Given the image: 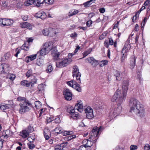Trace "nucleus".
<instances>
[{
    "instance_id": "nucleus-1",
    "label": "nucleus",
    "mask_w": 150,
    "mask_h": 150,
    "mask_svg": "<svg viewBox=\"0 0 150 150\" xmlns=\"http://www.w3.org/2000/svg\"><path fill=\"white\" fill-rule=\"evenodd\" d=\"M129 105L130 107L129 112L141 117H144L145 112L143 105L134 98H130Z\"/></svg>"
},
{
    "instance_id": "nucleus-2",
    "label": "nucleus",
    "mask_w": 150,
    "mask_h": 150,
    "mask_svg": "<svg viewBox=\"0 0 150 150\" xmlns=\"http://www.w3.org/2000/svg\"><path fill=\"white\" fill-rule=\"evenodd\" d=\"M129 81L128 80H124L122 83V90H117L111 99L112 102L116 101L119 103H122L126 99Z\"/></svg>"
},
{
    "instance_id": "nucleus-3",
    "label": "nucleus",
    "mask_w": 150,
    "mask_h": 150,
    "mask_svg": "<svg viewBox=\"0 0 150 150\" xmlns=\"http://www.w3.org/2000/svg\"><path fill=\"white\" fill-rule=\"evenodd\" d=\"M17 100L20 102L19 104L20 108L19 112L20 113H23L28 111L32 107L31 103L25 98L18 97L17 98Z\"/></svg>"
},
{
    "instance_id": "nucleus-4",
    "label": "nucleus",
    "mask_w": 150,
    "mask_h": 150,
    "mask_svg": "<svg viewBox=\"0 0 150 150\" xmlns=\"http://www.w3.org/2000/svg\"><path fill=\"white\" fill-rule=\"evenodd\" d=\"M99 130L97 127H94L89 133V138L88 139L92 141V142L96 143L98 138V137Z\"/></svg>"
},
{
    "instance_id": "nucleus-5",
    "label": "nucleus",
    "mask_w": 150,
    "mask_h": 150,
    "mask_svg": "<svg viewBox=\"0 0 150 150\" xmlns=\"http://www.w3.org/2000/svg\"><path fill=\"white\" fill-rule=\"evenodd\" d=\"M67 58H62L60 59L59 57L56 62V66L57 67L61 68L67 65L69 63Z\"/></svg>"
},
{
    "instance_id": "nucleus-6",
    "label": "nucleus",
    "mask_w": 150,
    "mask_h": 150,
    "mask_svg": "<svg viewBox=\"0 0 150 150\" xmlns=\"http://www.w3.org/2000/svg\"><path fill=\"white\" fill-rule=\"evenodd\" d=\"M67 84L69 86L76 89L78 91L80 92L81 91V88L80 85L75 81L71 80L67 82Z\"/></svg>"
},
{
    "instance_id": "nucleus-7",
    "label": "nucleus",
    "mask_w": 150,
    "mask_h": 150,
    "mask_svg": "<svg viewBox=\"0 0 150 150\" xmlns=\"http://www.w3.org/2000/svg\"><path fill=\"white\" fill-rule=\"evenodd\" d=\"M85 112L86 113L87 118L89 119H91L93 118L94 117L93 111L91 107H87V108L85 109Z\"/></svg>"
},
{
    "instance_id": "nucleus-8",
    "label": "nucleus",
    "mask_w": 150,
    "mask_h": 150,
    "mask_svg": "<svg viewBox=\"0 0 150 150\" xmlns=\"http://www.w3.org/2000/svg\"><path fill=\"white\" fill-rule=\"evenodd\" d=\"M37 82V80H35L34 81H28L26 80H23L21 81L20 84L22 86L28 87L30 85L31 87H33V85L35 83H36Z\"/></svg>"
},
{
    "instance_id": "nucleus-9",
    "label": "nucleus",
    "mask_w": 150,
    "mask_h": 150,
    "mask_svg": "<svg viewBox=\"0 0 150 150\" xmlns=\"http://www.w3.org/2000/svg\"><path fill=\"white\" fill-rule=\"evenodd\" d=\"M51 55L54 60L56 61L59 57L60 53L57 52L56 47H54L51 50Z\"/></svg>"
},
{
    "instance_id": "nucleus-10",
    "label": "nucleus",
    "mask_w": 150,
    "mask_h": 150,
    "mask_svg": "<svg viewBox=\"0 0 150 150\" xmlns=\"http://www.w3.org/2000/svg\"><path fill=\"white\" fill-rule=\"evenodd\" d=\"M63 93L65 99L67 100H70L72 99V93L68 89H65L63 92Z\"/></svg>"
},
{
    "instance_id": "nucleus-11",
    "label": "nucleus",
    "mask_w": 150,
    "mask_h": 150,
    "mask_svg": "<svg viewBox=\"0 0 150 150\" xmlns=\"http://www.w3.org/2000/svg\"><path fill=\"white\" fill-rule=\"evenodd\" d=\"M130 40L128 38L126 41V43L124 45V47L122 50V53H127L130 50L131 48V46L130 43Z\"/></svg>"
},
{
    "instance_id": "nucleus-12",
    "label": "nucleus",
    "mask_w": 150,
    "mask_h": 150,
    "mask_svg": "<svg viewBox=\"0 0 150 150\" xmlns=\"http://www.w3.org/2000/svg\"><path fill=\"white\" fill-rule=\"evenodd\" d=\"M117 104L116 105H115V108L114 109V111L113 112V113L114 115H116V116L119 115L122 111V107L120 105V104L122 103H119L116 101Z\"/></svg>"
},
{
    "instance_id": "nucleus-13",
    "label": "nucleus",
    "mask_w": 150,
    "mask_h": 150,
    "mask_svg": "<svg viewBox=\"0 0 150 150\" xmlns=\"http://www.w3.org/2000/svg\"><path fill=\"white\" fill-rule=\"evenodd\" d=\"M42 46L47 50L49 52L53 48V44L52 42H47L45 43Z\"/></svg>"
},
{
    "instance_id": "nucleus-14",
    "label": "nucleus",
    "mask_w": 150,
    "mask_h": 150,
    "mask_svg": "<svg viewBox=\"0 0 150 150\" xmlns=\"http://www.w3.org/2000/svg\"><path fill=\"white\" fill-rule=\"evenodd\" d=\"M85 61L88 62L91 64L93 67H95L98 64L97 61L95 60L93 57H91L85 59Z\"/></svg>"
},
{
    "instance_id": "nucleus-15",
    "label": "nucleus",
    "mask_w": 150,
    "mask_h": 150,
    "mask_svg": "<svg viewBox=\"0 0 150 150\" xmlns=\"http://www.w3.org/2000/svg\"><path fill=\"white\" fill-rule=\"evenodd\" d=\"M74 108L75 109H76L79 112H82L83 110L82 101H78L76 105L75 106Z\"/></svg>"
},
{
    "instance_id": "nucleus-16",
    "label": "nucleus",
    "mask_w": 150,
    "mask_h": 150,
    "mask_svg": "<svg viewBox=\"0 0 150 150\" xmlns=\"http://www.w3.org/2000/svg\"><path fill=\"white\" fill-rule=\"evenodd\" d=\"M35 16L42 19H44L46 17L45 12L42 11L38 12L36 14Z\"/></svg>"
},
{
    "instance_id": "nucleus-17",
    "label": "nucleus",
    "mask_w": 150,
    "mask_h": 150,
    "mask_svg": "<svg viewBox=\"0 0 150 150\" xmlns=\"http://www.w3.org/2000/svg\"><path fill=\"white\" fill-rule=\"evenodd\" d=\"M9 65L6 64H3L0 65V67L2 68L1 73L7 72L9 70Z\"/></svg>"
},
{
    "instance_id": "nucleus-18",
    "label": "nucleus",
    "mask_w": 150,
    "mask_h": 150,
    "mask_svg": "<svg viewBox=\"0 0 150 150\" xmlns=\"http://www.w3.org/2000/svg\"><path fill=\"white\" fill-rule=\"evenodd\" d=\"M12 106L11 104H6L4 103H2L0 104V109L4 110L9 109L10 108L12 107Z\"/></svg>"
},
{
    "instance_id": "nucleus-19",
    "label": "nucleus",
    "mask_w": 150,
    "mask_h": 150,
    "mask_svg": "<svg viewBox=\"0 0 150 150\" xmlns=\"http://www.w3.org/2000/svg\"><path fill=\"white\" fill-rule=\"evenodd\" d=\"M20 25L22 28H27L29 30H31L32 29V25L29 23L26 22L21 23Z\"/></svg>"
},
{
    "instance_id": "nucleus-20",
    "label": "nucleus",
    "mask_w": 150,
    "mask_h": 150,
    "mask_svg": "<svg viewBox=\"0 0 150 150\" xmlns=\"http://www.w3.org/2000/svg\"><path fill=\"white\" fill-rule=\"evenodd\" d=\"M13 23V21L12 20L5 19H3V24L4 26L9 25L12 24Z\"/></svg>"
},
{
    "instance_id": "nucleus-21",
    "label": "nucleus",
    "mask_w": 150,
    "mask_h": 150,
    "mask_svg": "<svg viewBox=\"0 0 150 150\" xmlns=\"http://www.w3.org/2000/svg\"><path fill=\"white\" fill-rule=\"evenodd\" d=\"M114 75L116 78L117 80H120L122 78V76L121 73L120 71H115Z\"/></svg>"
},
{
    "instance_id": "nucleus-22",
    "label": "nucleus",
    "mask_w": 150,
    "mask_h": 150,
    "mask_svg": "<svg viewBox=\"0 0 150 150\" xmlns=\"http://www.w3.org/2000/svg\"><path fill=\"white\" fill-rule=\"evenodd\" d=\"M72 76L74 78H75L78 83H81L80 77L81 76V74L80 72L73 74Z\"/></svg>"
},
{
    "instance_id": "nucleus-23",
    "label": "nucleus",
    "mask_w": 150,
    "mask_h": 150,
    "mask_svg": "<svg viewBox=\"0 0 150 150\" xmlns=\"http://www.w3.org/2000/svg\"><path fill=\"white\" fill-rule=\"evenodd\" d=\"M52 30L51 28H46L44 29L42 31L43 34L45 36H47L49 35L51 36L52 35L50 34V30Z\"/></svg>"
},
{
    "instance_id": "nucleus-24",
    "label": "nucleus",
    "mask_w": 150,
    "mask_h": 150,
    "mask_svg": "<svg viewBox=\"0 0 150 150\" xmlns=\"http://www.w3.org/2000/svg\"><path fill=\"white\" fill-rule=\"evenodd\" d=\"M21 136L23 138H26L29 135V133L26 131V130H23L20 132Z\"/></svg>"
},
{
    "instance_id": "nucleus-25",
    "label": "nucleus",
    "mask_w": 150,
    "mask_h": 150,
    "mask_svg": "<svg viewBox=\"0 0 150 150\" xmlns=\"http://www.w3.org/2000/svg\"><path fill=\"white\" fill-rule=\"evenodd\" d=\"M65 148L64 143H62L60 145H56L54 148L55 150H64V149Z\"/></svg>"
},
{
    "instance_id": "nucleus-26",
    "label": "nucleus",
    "mask_w": 150,
    "mask_h": 150,
    "mask_svg": "<svg viewBox=\"0 0 150 150\" xmlns=\"http://www.w3.org/2000/svg\"><path fill=\"white\" fill-rule=\"evenodd\" d=\"M136 59L134 56L132 57V58L130 60V65L131 68L133 69L134 68L135 64Z\"/></svg>"
},
{
    "instance_id": "nucleus-27",
    "label": "nucleus",
    "mask_w": 150,
    "mask_h": 150,
    "mask_svg": "<svg viewBox=\"0 0 150 150\" xmlns=\"http://www.w3.org/2000/svg\"><path fill=\"white\" fill-rule=\"evenodd\" d=\"M42 47L40 51V53L41 56H44L49 53L47 51L46 49H45L43 46H42Z\"/></svg>"
},
{
    "instance_id": "nucleus-28",
    "label": "nucleus",
    "mask_w": 150,
    "mask_h": 150,
    "mask_svg": "<svg viewBox=\"0 0 150 150\" xmlns=\"http://www.w3.org/2000/svg\"><path fill=\"white\" fill-rule=\"evenodd\" d=\"M33 4L35 5V1L33 0H28L25 1L24 3V5L26 6H28Z\"/></svg>"
},
{
    "instance_id": "nucleus-29",
    "label": "nucleus",
    "mask_w": 150,
    "mask_h": 150,
    "mask_svg": "<svg viewBox=\"0 0 150 150\" xmlns=\"http://www.w3.org/2000/svg\"><path fill=\"white\" fill-rule=\"evenodd\" d=\"M35 5L37 6H40L44 2V0H34Z\"/></svg>"
},
{
    "instance_id": "nucleus-30",
    "label": "nucleus",
    "mask_w": 150,
    "mask_h": 150,
    "mask_svg": "<svg viewBox=\"0 0 150 150\" xmlns=\"http://www.w3.org/2000/svg\"><path fill=\"white\" fill-rule=\"evenodd\" d=\"M61 133L63 136L69 135L72 134H73V132L71 131H67L62 130Z\"/></svg>"
},
{
    "instance_id": "nucleus-31",
    "label": "nucleus",
    "mask_w": 150,
    "mask_h": 150,
    "mask_svg": "<svg viewBox=\"0 0 150 150\" xmlns=\"http://www.w3.org/2000/svg\"><path fill=\"white\" fill-rule=\"evenodd\" d=\"M47 133H46L45 131H44V136L46 140H48L50 137V131L47 130Z\"/></svg>"
},
{
    "instance_id": "nucleus-32",
    "label": "nucleus",
    "mask_w": 150,
    "mask_h": 150,
    "mask_svg": "<svg viewBox=\"0 0 150 150\" xmlns=\"http://www.w3.org/2000/svg\"><path fill=\"white\" fill-rule=\"evenodd\" d=\"M7 78L11 81H13L16 78L15 75L13 74H9L7 75Z\"/></svg>"
},
{
    "instance_id": "nucleus-33",
    "label": "nucleus",
    "mask_w": 150,
    "mask_h": 150,
    "mask_svg": "<svg viewBox=\"0 0 150 150\" xmlns=\"http://www.w3.org/2000/svg\"><path fill=\"white\" fill-rule=\"evenodd\" d=\"M35 107L37 109L40 108L41 106V102L39 101H36L35 103Z\"/></svg>"
},
{
    "instance_id": "nucleus-34",
    "label": "nucleus",
    "mask_w": 150,
    "mask_h": 150,
    "mask_svg": "<svg viewBox=\"0 0 150 150\" xmlns=\"http://www.w3.org/2000/svg\"><path fill=\"white\" fill-rule=\"evenodd\" d=\"M36 56L37 54H35L34 55H32L28 56V61H31L35 59L36 57Z\"/></svg>"
},
{
    "instance_id": "nucleus-35",
    "label": "nucleus",
    "mask_w": 150,
    "mask_h": 150,
    "mask_svg": "<svg viewBox=\"0 0 150 150\" xmlns=\"http://www.w3.org/2000/svg\"><path fill=\"white\" fill-rule=\"evenodd\" d=\"M79 72H80L78 67L76 65L74 66L73 68L72 74L78 73Z\"/></svg>"
},
{
    "instance_id": "nucleus-36",
    "label": "nucleus",
    "mask_w": 150,
    "mask_h": 150,
    "mask_svg": "<svg viewBox=\"0 0 150 150\" xmlns=\"http://www.w3.org/2000/svg\"><path fill=\"white\" fill-rule=\"evenodd\" d=\"M62 128L59 126L57 127L54 129V131L57 134L61 133L62 131Z\"/></svg>"
},
{
    "instance_id": "nucleus-37",
    "label": "nucleus",
    "mask_w": 150,
    "mask_h": 150,
    "mask_svg": "<svg viewBox=\"0 0 150 150\" xmlns=\"http://www.w3.org/2000/svg\"><path fill=\"white\" fill-rule=\"evenodd\" d=\"M53 69V68L51 64H49L47 66V68L46 70V71L47 72L50 73L52 72Z\"/></svg>"
},
{
    "instance_id": "nucleus-38",
    "label": "nucleus",
    "mask_w": 150,
    "mask_h": 150,
    "mask_svg": "<svg viewBox=\"0 0 150 150\" xmlns=\"http://www.w3.org/2000/svg\"><path fill=\"white\" fill-rule=\"evenodd\" d=\"M78 12L79 11L77 10H74L73 12H72V11H71L69 12V14L68 16L69 17H70L77 14Z\"/></svg>"
},
{
    "instance_id": "nucleus-39",
    "label": "nucleus",
    "mask_w": 150,
    "mask_h": 150,
    "mask_svg": "<svg viewBox=\"0 0 150 150\" xmlns=\"http://www.w3.org/2000/svg\"><path fill=\"white\" fill-rule=\"evenodd\" d=\"M92 50L91 48H89L88 50L86 51L83 53V56L84 57H85L88 55L90 53Z\"/></svg>"
},
{
    "instance_id": "nucleus-40",
    "label": "nucleus",
    "mask_w": 150,
    "mask_h": 150,
    "mask_svg": "<svg viewBox=\"0 0 150 150\" xmlns=\"http://www.w3.org/2000/svg\"><path fill=\"white\" fill-rule=\"evenodd\" d=\"M67 112L69 113L73 114L75 112V110L72 107H70L67 109Z\"/></svg>"
},
{
    "instance_id": "nucleus-41",
    "label": "nucleus",
    "mask_w": 150,
    "mask_h": 150,
    "mask_svg": "<svg viewBox=\"0 0 150 150\" xmlns=\"http://www.w3.org/2000/svg\"><path fill=\"white\" fill-rule=\"evenodd\" d=\"M33 74V71L31 69H30L28 70L26 73V76L28 78L30 77Z\"/></svg>"
},
{
    "instance_id": "nucleus-42",
    "label": "nucleus",
    "mask_w": 150,
    "mask_h": 150,
    "mask_svg": "<svg viewBox=\"0 0 150 150\" xmlns=\"http://www.w3.org/2000/svg\"><path fill=\"white\" fill-rule=\"evenodd\" d=\"M136 78L139 79L140 82H141L142 81V75L140 72H138L137 73V76Z\"/></svg>"
},
{
    "instance_id": "nucleus-43",
    "label": "nucleus",
    "mask_w": 150,
    "mask_h": 150,
    "mask_svg": "<svg viewBox=\"0 0 150 150\" xmlns=\"http://www.w3.org/2000/svg\"><path fill=\"white\" fill-rule=\"evenodd\" d=\"M32 142L33 141H30V142L28 143L27 144L28 145V147L30 149H32L35 147V145L31 143V142Z\"/></svg>"
},
{
    "instance_id": "nucleus-44",
    "label": "nucleus",
    "mask_w": 150,
    "mask_h": 150,
    "mask_svg": "<svg viewBox=\"0 0 150 150\" xmlns=\"http://www.w3.org/2000/svg\"><path fill=\"white\" fill-rule=\"evenodd\" d=\"M33 130H34L33 127L30 126H29L28 127V128L26 130V131L29 133L33 132Z\"/></svg>"
},
{
    "instance_id": "nucleus-45",
    "label": "nucleus",
    "mask_w": 150,
    "mask_h": 150,
    "mask_svg": "<svg viewBox=\"0 0 150 150\" xmlns=\"http://www.w3.org/2000/svg\"><path fill=\"white\" fill-rule=\"evenodd\" d=\"M21 49L25 51H28L29 50V47L28 46H26L25 44L24 43L21 47Z\"/></svg>"
},
{
    "instance_id": "nucleus-46",
    "label": "nucleus",
    "mask_w": 150,
    "mask_h": 150,
    "mask_svg": "<svg viewBox=\"0 0 150 150\" xmlns=\"http://www.w3.org/2000/svg\"><path fill=\"white\" fill-rule=\"evenodd\" d=\"M11 56V54L10 52H7L4 55V57L6 59H8Z\"/></svg>"
},
{
    "instance_id": "nucleus-47",
    "label": "nucleus",
    "mask_w": 150,
    "mask_h": 150,
    "mask_svg": "<svg viewBox=\"0 0 150 150\" xmlns=\"http://www.w3.org/2000/svg\"><path fill=\"white\" fill-rule=\"evenodd\" d=\"M88 142H87V147H90L93 145V142H92V141L88 139Z\"/></svg>"
},
{
    "instance_id": "nucleus-48",
    "label": "nucleus",
    "mask_w": 150,
    "mask_h": 150,
    "mask_svg": "<svg viewBox=\"0 0 150 150\" xmlns=\"http://www.w3.org/2000/svg\"><path fill=\"white\" fill-rule=\"evenodd\" d=\"M107 33H103L99 37L100 40H102L104 39L106 36Z\"/></svg>"
},
{
    "instance_id": "nucleus-49",
    "label": "nucleus",
    "mask_w": 150,
    "mask_h": 150,
    "mask_svg": "<svg viewBox=\"0 0 150 150\" xmlns=\"http://www.w3.org/2000/svg\"><path fill=\"white\" fill-rule=\"evenodd\" d=\"M91 4L92 3H90V2L89 1H88L85 3H84L83 5L84 7H89Z\"/></svg>"
},
{
    "instance_id": "nucleus-50",
    "label": "nucleus",
    "mask_w": 150,
    "mask_h": 150,
    "mask_svg": "<svg viewBox=\"0 0 150 150\" xmlns=\"http://www.w3.org/2000/svg\"><path fill=\"white\" fill-rule=\"evenodd\" d=\"M38 88L39 91H42L44 90V86L42 84H41L38 85Z\"/></svg>"
},
{
    "instance_id": "nucleus-51",
    "label": "nucleus",
    "mask_w": 150,
    "mask_h": 150,
    "mask_svg": "<svg viewBox=\"0 0 150 150\" xmlns=\"http://www.w3.org/2000/svg\"><path fill=\"white\" fill-rule=\"evenodd\" d=\"M93 107L94 108L97 110L100 109L101 108V107L99 105L98 103H97V104L94 105H93Z\"/></svg>"
},
{
    "instance_id": "nucleus-52",
    "label": "nucleus",
    "mask_w": 150,
    "mask_h": 150,
    "mask_svg": "<svg viewBox=\"0 0 150 150\" xmlns=\"http://www.w3.org/2000/svg\"><path fill=\"white\" fill-rule=\"evenodd\" d=\"M146 18H144V20H143V21L142 23L141 26V27H142V30H143V29H144L143 27L144 26L145 24V23H146L145 21L146 20Z\"/></svg>"
},
{
    "instance_id": "nucleus-53",
    "label": "nucleus",
    "mask_w": 150,
    "mask_h": 150,
    "mask_svg": "<svg viewBox=\"0 0 150 150\" xmlns=\"http://www.w3.org/2000/svg\"><path fill=\"white\" fill-rule=\"evenodd\" d=\"M46 120L47 123H49L51 122L53 120V118L52 117L50 116L49 117H47L46 119Z\"/></svg>"
},
{
    "instance_id": "nucleus-54",
    "label": "nucleus",
    "mask_w": 150,
    "mask_h": 150,
    "mask_svg": "<svg viewBox=\"0 0 150 150\" xmlns=\"http://www.w3.org/2000/svg\"><path fill=\"white\" fill-rule=\"evenodd\" d=\"M144 150H150V146L148 144H146L145 145L144 147Z\"/></svg>"
},
{
    "instance_id": "nucleus-55",
    "label": "nucleus",
    "mask_w": 150,
    "mask_h": 150,
    "mask_svg": "<svg viewBox=\"0 0 150 150\" xmlns=\"http://www.w3.org/2000/svg\"><path fill=\"white\" fill-rule=\"evenodd\" d=\"M53 0H44V2L47 4H52L53 3Z\"/></svg>"
},
{
    "instance_id": "nucleus-56",
    "label": "nucleus",
    "mask_w": 150,
    "mask_h": 150,
    "mask_svg": "<svg viewBox=\"0 0 150 150\" xmlns=\"http://www.w3.org/2000/svg\"><path fill=\"white\" fill-rule=\"evenodd\" d=\"M21 49H18V48H16V54H15V56L16 57H18V55L20 52Z\"/></svg>"
},
{
    "instance_id": "nucleus-57",
    "label": "nucleus",
    "mask_w": 150,
    "mask_h": 150,
    "mask_svg": "<svg viewBox=\"0 0 150 150\" xmlns=\"http://www.w3.org/2000/svg\"><path fill=\"white\" fill-rule=\"evenodd\" d=\"M92 23V21L91 20H89L86 22V25L88 27H90Z\"/></svg>"
},
{
    "instance_id": "nucleus-58",
    "label": "nucleus",
    "mask_w": 150,
    "mask_h": 150,
    "mask_svg": "<svg viewBox=\"0 0 150 150\" xmlns=\"http://www.w3.org/2000/svg\"><path fill=\"white\" fill-rule=\"evenodd\" d=\"M104 46L105 47L107 48H108L109 47V43H108V41L107 40H105L104 43Z\"/></svg>"
},
{
    "instance_id": "nucleus-59",
    "label": "nucleus",
    "mask_w": 150,
    "mask_h": 150,
    "mask_svg": "<svg viewBox=\"0 0 150 150\" xmlns=\"http://www.w3.org/2000/svg\"><path fill=\"white\" fill-rule=\"evenodd\" d=\"M130 148L131 150H134L137 149V147L136 146L132 145L130 146Z\"/></svg>"
},
{
    "instance_id": "nucleus-60",
    "label": "nucleus",
    "mask_w": 150,
    "mask_h": 150,
    "mask_svg": "<svg viewBox=\"0 0 150 150\" xmlns=\"http://www.w3.org/2000/svg\"><path fill=\"white\" fill-rule=\"evenodd\" d=\"M113 41L112 38H109V45H112L113 44Z\"/></svg>"
},
{
    "instance_id": "nucleus-61",
    "label": "nucleus",
    "mask_w": 150,
    "mask_h": 150,
    "mask_svg": "<svg viewBox=\"0 0 150 150\" xmlns=\"http://www.w3.org/2000/svg\"><path fill=\"white\" fill-rule=\"evenodd\" d=\"M86 147L83 146H81L79 147L78 150H86ZM96 148H95L93 150H95Z\"/></svg>"
},
{
    "instance_id": "nucleus-62",
    "label": "nucleus",
    "mask_w": 150,
    "mask_h": 150,
    "mask_svg": "<svg viewBox=\"0 0 150 150\" xmlns=\"http://www.w3.org/2000/svg\"><path fill=\"white\" fill-rule=\"evenodd\" d=\"M88 139H87L84 140L83 141V144L84 145L83 146L87 147V142H88Z\"/></svg>"
},
{
    "instance_id": "nucleus-63",
    "label": "nucleus",
    "mask_w": 150,
    "mask_h": 150,
    "mask_svg": "<svg viewBox=\"0 0 150 150\" xmlns=\"http://www.w3.org/2000/svg\"><path fill=\"white\" fill-rule=\"evenodd\" d=\"M22 19L24 21H27L28 18V16L27 15H23L22 16Z\"/></svg>"
},
{
    "instance_id": "nucleus-64",
    "label": "nucleus",
    "mask_w": 150,
    "mask_h": 150,
    "mask_svg": "<svg viewBox=\"0 0 150 150\" xmlns=\"http://www.w3.org/2000/svg\"><path fill=\"white\" fill-rule=\"evenodd\" d=\"M2 5L5 8L8 5V2L5 1L3 2H2Z\"/></svg>"
}]
</instances>
